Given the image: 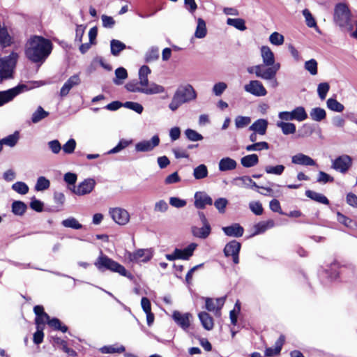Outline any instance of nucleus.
Here are the masks:
<instances>
[{
  "label": "nucleus",
  "instance_id": "nucleus-1",
  "mask_svg": "<svg viewBox=\"0 0 357 357\" xmlns=\"http://www.w3.org/2000/svg\"><path fill=\"white\" fill-rule=\"evenodd\" d=\"M52 50V42L42 36H33L25 47L26 56L33 63L43 62Z\"/></svg>",
  "mask_w": 357,
  "mask_h": 357
},
{
  "label": "nucleus",
  "instance_id": "nucleus-2",
  "mask_svg": "<svg viewBox=\"0 0 357 357\" xmlns=\"http://www.w3.org/2000/svg\"><path fill=\"white\" fill-rule=\"evenodd\" d=\"M95 266L101 272L110 271L118 273L122 276L126 277L130 280L133 278L132 275L129 273L123 266L109 258L102 252L94 263Z\"/></svg>",
  "mask_w": 357,
  "mask_h": 357
},
{
  "label": "nucleus",
  "instance_id": "nucleus-3",
  "mask_svg": "<svg viewBox=\"0 0 357 357\" xmlns=\"http://www.w3.org/2000/svg\"><path fill=\"white\" fill-rule=\"evenodd\" d=\"M126 89L130 92H139L146 95H154L164 93L165 89L162 85L158 84L155 82H151L149 86L141 84V81L132 80L128 82Z\"/></svg>",
  "mask_w": 357,
  "mask_h": 357
},
{
  "label": "nucleus",
  "instance_id": "nucleus-4",
  "mask_svg": "<svg viewBox=\"0 0 357 357\" xmlns=\"http://www.w3.org/2000/svg\"><path fill=\"white\" fill-rule=\"evenodd\" d=\"M334 18L337 24L348 31L354 28V20L348 7L343 3H339L335 9Z\"/></svg>",
  "mask_w": 357,
  "mask_h": 357
},
{
  "label": "nucleus",
  "instance_id": "nucleus-5",
  "mask_svg": "<svg viewBox=\"0 0 357 357\" xmlns=\"http://www.w3.org/2000/svg\"><path fill=\"white\" fill-rule=\"evenodd\" d=\"M18 57L17 53L12 52L8 56L0 58V82L13 77Z\"/></svg>",
  "mask_w": 357,
  "mask_h": 357
},
{
  "label": "nucleus",
  "instance_id": "nucleus-6",
  "mask_svg": "<svg viewBox=\"0 0 357 357\" xmlns=\"http://www.w3.org/2000/svg\"><path fill=\"white\" fill-rule=\"evenodd\" d=\"M278 118L280 120L289 122L294 120L301 122L305 121L307 118V114L303 107L299 106L290 112H280L278 113Z\"/></svg>",
  "mask_w": 357,
  "mask_h": 357
},
{
  "label": "nucleus",
  "instance_id": "nucleus-7",
  "mask_svg": "<svg viewBox=\"0 0 357 357\" xmlns=\"http://www.w3.org/2000/svg\"><path fill=\"white\" fill-rule=\"evenodd\" d=\"M353 164L352 158L347 154L337 156L331 162V168L342 174H346Z\"/></svg>",
  "mask_w": 357,
  "mask_h": 357
},
{
  "label": "nucleus",
  "instance_id": "nucleus-8",
  "mask_svg": "<svg viewBox=\"0 0 357 357\" xmlns=\"http://www.w3.org/2000/svg\"><path fill=\"white\" fill-rule=\"evenodd\" d=\"M261 56L263 61L262 65L265 68H277L274 73V77L276 76L277 72L280 68V64L275 63L274 54L269 47L262 46L261 47Z\"/></svg>",
  "mask_w": 357,
  "mask_h": 357
},
{
  "label": "nucleus",
  "instance_id": "nucleus-9",
  "mask_svg": "<svg viewBox=\"0 0 357 357\" xmlns=\"http://www.w3.org/2000/svg\"><path fill=\"white\" fill-rule=\"evenodd\" d=\"M174 94L183 102H188L197 98V93L192 85L188 84L180 86Z\"/></svg>",
  "mask_w": 357,
  "mask_h": 357
},
{
  "label": "nucleus",
  "instance_id": "nucleus-10",
  "mask_svg": "<svg viewBox=\"0 0 357 357\" xmlns=\"http://www.w3.org/2000/svg\"><path fill=\"white\" fill-rule=\"evenodd\" d=\"M26 86L20 84L6 91H0V107L12 101L17 96L26 89Z\"/></svg>",
  "mask_w": 357,
  "mask_h": 357
},
{
  "label": "nucleus",
  "instance_id": "nucleus-11",
  "mask_svg": "<svg viewBox=\"0 0 357 357\" xmlns=\"http://www.w3.org/2000/svg\"><path fill=\"white\" fill-rule=\"evenodd\" d=\"M96 181L93 178H86L81 182L77 187L74 186L73 188L69 187L72 192L78 195L83 196L89 194L93 191L96 186Z\"/></svg>",
  "mask_w": 357,
  "mask_h": 357
},
{
  "label": "nucleus",
  "instance_id": "nucleus-12",
  "mask_svg": "<svg viewBox=\"0 0 357 357\" xmlns=\"http://www.w3.org/2000/svg\"><path fill=\"white\" fill-rule=\"evenodd\" d=\"M158 135H153L149 140H142L135 145L136 152H150L152 151L160 144Z\"/></svg>",
  "mask_w": 357,
  "mask_h": 357
},
{
  "label": "nucleus",
  "instance_id": "nucleus-13",
  "mask_svg": "<svg viewBox=\"0 0 357 357\" xmlns=\"http://www.w3.org/2000/svg\"><path fill=\"white\" fill-rule=\"evenodd\" d=\"M109 213L112 220L119 225H126L130 220V214L124 208H111L109 210Z\"/></svg>",
  "mask_w": 357,
  "mask_h": 357
},
{
  "label": "nucleus",
  "instance_id": "nucleus-14",
  "mask_svg": "<svg viewBox=\"0 0 357 357\" xmlns=\"http://www.w3.org/2000/svg\"><path fill=\"white\" fill-rule=\"evenodd\" d=\"M241 244L233 240L226 244L224 248V254L226 257H231L233 262L235 264L239 263V252L241 250Z\"/></svg>",
  "mask_w": 357,
  "mask_h": 357
},
{
  "label": "nucleus",
  "instance_id": "nucleus-15",
  "mask_svg": "<svg viewBox=\"0 0 357 357\" xmlns=\"http://www.w3.org/2000/svg\"><path fill=\"white\" fill-rule=\"evenodd\" d=\"M277 68H265L263 65H257L248 68L249 73H255L257 77L263 79H270L274 77V73Z\"/></svg>",
  "mask_w": 357,
  "mask_h": 357
},
{
  "label": "nucleus",
  "instance_id": "nucleus-16",
  "mask_svg": "<svg viewBox=\"0 0 357 357\" xmlns=\"http://www.w3.org/2000/svg\"><path fill=\"white\" fill-rule=\"evenodd\" d=\"M244 90L257 97L264 96L267 94V91L259 80H251L248 84L244 86Z\"/></svg>",
  "mask_w": 357,
  "mask_h": 357
},
{
  "label": "nucleus",
  "instance_id": "nucleus-17",
  "mask_svg": "<svg viewBox=\"0 0 357 357\" xmlns=\"http://www.w3.org/2000/svg\"><path fill=\"white\" fill-rule=\"evenodd\" d=\"M192 317L190 313H181L178 311H174L172 318L176 324L180 326L183 331H187L190 326V319Z\"/></svg>",
  "mask_w": 357,
  "mask_h": 357
},
{
  "label": "nucleus",
  "instance_id": "nucleus-18",
  "mask_svg": "<svg viewBox=\"0 0 357 357\" xmlns=\"http://www.w3.org/2000/svg\"><path fill=\"white\" fill-rule=\"evenodd\" d=\"M153 257V253L149 249H139L129 254L130 260L136 262H147Z\"/></svg>",
  "mask_w": 357,
  "mask_h": 357
},
{
  "label": "nucleus",
  "instance_id": "nucleus-19",
  "mask_svg": "<svg viewBox=\"0 0 357 357\" xmlns=\"http://www.w3.org/2000/svg\"><path fill=\"white\" fill-rule=\"evenodd\" d=\"M81 83L79 75H73L70 77L61 87L59 95L61 97H66L70 91L75 86H78Z\"/></svg>",
  "mask_w": 357,
  "mask_h": 357
},
{
  "label": "nucleus",
  "instance_id": "nucleus-20",
  "mask_svg": "<svg viewBox=\"0 0 357 357\" xmlns=\"http://www.w3.org/2000/svg\"><path fill=\"white\" fill-rule=\"evenodd\" d=\"M195 206L198 209H204L206 205H212L213 199L205 192H197L195 194Z\"/></svg>",
  "mask_w": 357,
  "mask_h": 357
},
{
  "label": "nucleus",
  "instance_id": "nucleus-21",
  "mask_svg": "<svg viewBox=\"0 0 357 357\" xmlns=\"http://www.w3.org/2000/svg\"><path fill=\"white\" fill-rule=\"evenodd\" d=\"M291 162L303 166H314L317 165L315 160L312 158L301 153L293 155L291 157Z\"/></svg>",
  "mask_w": 357,
  "mask_h": 357
},
{
  "label": "nucleus",
  "instance_id": "nucleus-22",
  "mask_svg": "<svg viewBox=\"0 0 357 357\" xmlns=\"http://www.w3.org/2000/svg\"><path fill=\"white\" fill-rule=\"evenodd\" d=\"M224 233L228 236L241 237L243 235L244 229L238 223L222 227Z\"/></svg>",
  "mask_w": 357,
  "mask_h": 357
},
{
  "label": "nucleus",
  "instance_id": "nucleus-23",
  "mask_svg": "<svg viewBox=\"0 0 357 357\" xmlns=\"http://www.w3.org/2000/svg\"><path fill=\"white\" fill-rule=\"evenodd\" d=\"M268 121L264 119H259L255 121L250 127L249 130L258 133L260 135H264L266 133L268 128Z\"/></svg>",
  "mask_w": 357,
  "mask_h": 357
},
{
  "label": "nucleus",
  "instance_id": "nucleus-24",
  "mask_svg": "<svg viewBox=\"0 0 357 357\" xmlns=\"http://www.w3.org/2000/svg\"><path fill=\"white\" fill-rule=\"evenodd\" d=\"M237 166V162L235 160L225 157L222 158L218 163L219 170L221 172H226L235 169Z\"/></svg>",
  "mask_w": 357,
  "mask_h": 357
},
{
  "label": "nucleus",
  "instance_id": "nucleus-25",
  "mask_svg": "<svg viewBox=\"0 0 357 357\" xmlns=\"http://www.w3.org/2000/svg\"><path fill=\"white\" fill-rule=\"evenodd\" d=\"M276 126L280 128L285 135L294 134L296 131V125L289 121L280 120L276 122Z\"/></svg>",
  "mask_w": 357,
  "mask_h": 357
},
{
  "label": "nucleus",
  "instance_id": "nucleus-26",
  "mask_svg": "<svg viewBox=\"0 0 357 357\" xmlns=\"http://www.w3.org/2000/svg\"><path fill=\"white\" fill-rule=\"evenodd\" d=\"M211 227L210 224L203 225L202 227H193L192 228V234L199 238L205 239L211 234Z\"/></svg>",
  "mask_w": 357,
  "mask_h": 357
},
{
  "label": "nucleus",
  "instance_id": "nucleus-27",
  "mask_svg": "<svg viewBox=\"0 0 357 357\" xmlns=\"http://www.w3.org/2000/svg\"><path fill=\"white\" fill-rule=\"evenodd\" d=\"M13 38L10 36L8 30L0 25V47L6 48L13 44Z\"/></svg>",
  "mask_w": 357,
  "mask_h": 357
},
{
  "label": "nucleus",
  "instance_id": "nucleus-28",
  "mask_svg": "<svg viewBox=\"0 0 357 357\" xmlns=\"http://www.w3.org/2000/svg\"><path fill=\"white\" fill-rule=\"evenodd\" d=\"M274 225L275 223L273 220L259 222L254 226L255 232L253 234V236L262 234L265 232L267 229L273 228Z\"/></svg>",
  "mask_w": 357,
  "mask_h": 357
},
{
  "label": "nucleus",
  "instance_id": "nucleus-29",
  "mask_svg": "<svg viewBox=\"0 0 357 357\" xmlns=\"http://www.w3.org/2000/svg\"><path fill=\"white\" fill-rule=\"evenodd\" d=\"M197 247V243H192L183 250L176 248V250H178L180 252H179L180 254H178V256L181 257H178V259L188 260L190 258V257L192 256L193 252Z\"/></svg>",
  "mask_w": 357,
  "mask_h": 357
},
{
  "label": "nucleus",
  "instance_id": "nucleus-30",
  "mask_svg": "<svg viewBox=\"0 0 357 357\" xmlns=\"http://www.w3.org/2000/svg\"><path fill=\"white\" fill-rule=\"evenodd\" d=\"M199 319L202 326L207 331H211L213 328V319L212 317L206 312H201L198 314Z\"/></svg>",
  "mask_w": 357,
  "mask_h": 357
},
{
  "label": "nucleus",
  "instance_id": "nucleus-31",
  "mask_svg": "<svg viewBox=\"0 0 357 357\" xmlns=\"http://www.w3.org/2000/svg\"><path fill=\"white\" fill-rule=\"evenodd\" d=\"M305 195L307 197L319 202L320 204L328 205L329 204V200L328 198L321 193L317 192L313 190H307L305 191Z\"/></svg>",
  "mask_w": 357,
  "mask_h": 357
},
{
  "label": "nucleus",
  "instance_id": "nucleus-32",
  "mask_svg": "<svg viewBox=\"0 0 357 357\" xmlns=\"http://www.w3.org/2000/svg\"><path fill=\"white\" fill-rule=\"evenodd\" d=\"M258 162L259 158L257 154L248 155L241 159V165L246 168L255 166Z\"/></svg>",
  "mask_w": 357,
  "mask_h": 357
},
{
  "label": "nucleus",
  "instance_id": "nucleus-33",
  "mask_svg": "<svg viewBox=\"0 0 357 357\" xmlns=\"http://www.w3.org/2000/svg\"><path fill=\"white\" fill-rule=\"evenodd\" d=\"M111 54L113 56H117L119 53L126 48V45L121 41L116 39H112L110 41Z\"/></svg>",
  "mask_w": 357,
  "mask_h": 357
},
{
  "label": "nucleus",
  "instance_id": "nucleus-34",
  "mask_svg": "<svg viewBox=\"0 0 357 357\" xmlns=\"http://www.w3.org/2000/svg\"><path fill=\"white\" fill-rule=\"evenodd\" d=\"M206 33L207 29L205 21L202 18H198L195 36L197 38H203L206 36Z\"/></svg>",
  "mask_w": 357,
  "mask_h": 357
},
{
  "label": "nucleus",
  "instance_id": "nucleus-35",
  "mask_svg": "<svg viewBox=\"0 0 357 357\" xmlns=\"http://www.w3.org/2000/svg\"><path fill=\"white\" fill-rule=\"evenodd\" d=\"M310 118L315 121H321L326 117L325 109L321 107L312 108L310 112Z\"/></svg>",
  "mask_w": 357,
  "mask_h": 357
},
{
  "label": "nucleus",
  "instance_id": "nucleus-36",
  "mask_svg": "<svg viewBox=\"0 0 357 357\" xmlns=\"http://www.w3.org/2000/svg\"><path fill=\"white\" fill-rule=\"evenodd\" d=\"M19 140V132H15L13 134L10 135L0 140L1 146L6 145L10 147H13L16 145Z\"/></svg>",
  "mask_w": 357,
  "mask_h": 357
},
{
  "label": "nucleus",
  "instance_id": "nucleus-37",
  "mask_svg": "<svg viewBox=\"0 0 357 357\" xmlns=\"http://www.w3.org/2000/svg\"><path fill=\"white\" fill-rule=\"evenodd\" d=\"M49 116V112L44 110V109L39 106L37 109L33 113L31 116V121L33 123H37L45 119Z\"/></svg>",
  "mask_w": 357,
  "mask_h": 357
},
{
  "label": "nucleus",
  "instance_id": "nucleus-38",
  "mask_svg": "<svg viewBox=\"0 0 357 357\" xmlns=\"http://www.w3.org/2000/svg\"><path fill=\"white\" fill-rule=\"evenodd\" d=\"M61 225L66 228H71L73 229H81L83 225L78 222L74 217H69L61 222Z\"/></svg>",
  "mask_w": 357,
  "mask_h": 357
},
{
  "label": "nucleus",
  "instance_id": "nucleus-39",
  "mask_svg": "<svg viewBox=\"0 0 357 357\" xmlns=\"http://www.w3.org/2000/svg\"><path fill=\"white\" fill-rule=\"evenodd\" d=\"M283 342H284L283 337L281 336L280 337V339L275 342V346L274 348L269 347L266 349V351H265L266 356L271 357V356H274L280 354V352L282 349V346Z\"/></svg>",
  "mask_w": 357,
  "mask_h": 357
},
{
  "label": "nucleus",
  "instance_id": "nucleus-40",
  "mask_svg": "<svg viewBox=\"0 0 357 357\" xmlns=\"http://www.w3.org/2000/svg\"><path fill=\"white\" fill-rule=\"evenodd\" d=\"M326 105L330 110L336 112H342L344 109V106L342 103L339 102L335 98H332L327 100Z\"/></svg>",
  "mask_w": 357,
  "mask_h": 357
},
{
  "label": "nucleus",
  "instance_id": "nucleus-41",
  "mask_svg": "<svg viewBox=\"0 0 357 357\" xmlns=\"http://www.w3.org/2000/svg\"><path fill=\"white\" fill-rule=\"evenodd\" d=\"M151 69L147 66H142L139 70V79L141 84L149 86L151 82H149L148 75L151 73Z\"/></svg>",
  "mask_w": 357,
  "mask_h": 357
},
{
  "label": "nucleus",
  "instance_id": "nucleus-42",
  "mask_svg": "<svg viewBox=\"0 0 357 357\" xmlns=\"http://www.w3.org/2000/svg\"><path fill=\"white\" fill-rule=\"evenodd\" d=\"M227 24L229 26H232L240 31H245L247 27L245 26V22L242 18H228L227 20Z\"/></svg>",
  "mask_w": 357,
  "mask_h": 357
},
{
  "label": "nucleus",
  "instance_id": "nucleus-43",
  "mask_svg": "<svg viewBox=\"0 0 357 357\" xmlns=\"http://www.w3.org/2000/svg\"><path fill=\"white\" fill-rule=\"evenodd\" d=\"M27 208L26 205L21 201H15L12 204V212L16 215H22Z\"/></svg>",
  "mask_w": 357,
  "mask_h": 357
},
{
  "label": "nucleus",
  "instance_id": "nucleus-44",
  "mask_svg": "<svg viewBox=\"0 0 357 357\" xmlns=\"http://www.w3.org/2000/svg\"><path fill=\"white\" fill-rule=\"evenodd\" d=\"M115 79H114L113 82L116 85H120L123 83V80L126 79L128 77L127 70L123 68L119 67L115 70Z\"/></svg>",
  "mask_w": 357,
  "mask_h": 357
},
{
  "label": "nucleus",
  "instance_id": "nucleus-45",
  "mask_svg": "<svg viewBox=\"0 0 357 357\" xmlns=\"http://www.w3.org/2000/svg\"><path fill=\"white\" fill-rule=\"evenodd\" d=\"M208 173L207 167L204 164H201L194 169L193 176L196 179L199 180L206 178L208 176Z\"/></svg>",
  "mask_w": 357,
  "mask_h": 357
},
{
  "label": "nucleus",
  "instance_id": "nucleus-46",
  "mask_svg": "<svg viewBox=\"0 0 357 357\" xmlns=\"http://www.w3.org/2000/svg\"><path fill=\"white\" fill-rule=\"evenodd\" d=\"M125 347L123 345L116 346V344L114 345H109V346H104L100 349V351L102 354H114V353H123L125 351Z\"/></svg>",
  "mask_w": 357,
  "mask_h": 357
},
{
  "label": "nucleus",
  "instance_id": "nucleus-47",
  "mask_svg": "<svg viewBox=\"0 0 357 357\" xmlns=\"http://www.w3.org/2000/svg\"><path fill=\"white\" fill-rule=\"evenodd\" d=\"M269 144L266 142H255L252 144L248 145L245 148L248 151H259L261 150H268Z\"/></svg>",
  "mask_w": 357,
  "mask_h": 357
},
{
  "label": "nucleus",
  "instance_id": "nucleus-48",
  "mask_svg": "<svg viewBox=\"0 0 357 357\" xmlns=\"http://www.w3.org/2000/svg\"><path fill=\"white\" fill-rule=\"evenodd\" d=\"M284 169L285 167L283 165H278L276 166L267 165L265 167L264 170L266 174L280 176L282 174Z\"/></svg>",
  "mask_w": 357,
  "mask_h": 357
},
{
  "label": "nucleus",
  "instance_id": "nucleus-49",
  "mask_svg": "<svg viewBox=\"0 0 357 357\" xmlns=\"http://www.w3.org/2000/svg\"><path fill=\"white\" fill-rule=\"evenodd\" d=\"M234 184L238 187H251L252 178L248 176H240L234 178Z\"/></svg>",
  "mask_w": 357,
  "mask_h": 357
},
{
  "label": "nucleus",
  "instance_id": "nucleus-50",
  "mask_svg": "<svg viewBox=\"0 0 357 357\" xmlns=\"http://www.w3.org/2000/svg\"><path fill=\"white\" fill-rule=\"evenodd\" d=\"M337 220L349 228H353L356 226L355 222L351 218L347 217L340 212L337 213Z\"/></svg>",
  "mask_w": 357,
  "mask_h": 357
},
{
  "label": "nucleus",
  "instance_id": "nucleus-51",
  "mask_svg": "<svg viewBox=\"0 0 357 357\" xmlns=\"http://www.w3.org/2000/svg\"><path fill=\"white\" fill-rule=\"evenodd\" d=\"M76 146V141L71 138L68 139L63 146H61V149L64 153L69 155L74 153Z\"/></svg>",
  "mask_w": 357,
  "mask_h": 357
},
{
  "label": "nucleus",
  "instance_id": "nucleus-52",
  "mask_svg": "<svg viewBox=\"0 0 357 357\" xmlns=\"http://www.w3.org/2000/svg\"><path fill=\"white\" fill-rule=\"evenodd\" d=\"M159 57V50L158 47H152L149 49L145 55V61L147 63L154 61Z\"/></svg>",
  "mask_w": 357,
  "mask_h": 357
},
{
  "label": "nucleus",
  "instance_id": "nucleus-53",
  "mask_svg": "<svg viewBox=\"0 0 357 357\" xmlns=\"http://www.w3.org/2000/svg\"><path fill=\"white\" fill-rule=\"evenodd\" d=\"M235 126L237 129H241L248 126L251 122L249 116H237L235 119Z\"/></svg>",
  "mask_w": 357,
  "mask_h": 357
},
{
  "label": "nucleus",
  "instance_id": "nucleus-54",
  "mask_svg": "<svg viewBox=\"0 0 357 357\" xmlns=\"http://www.w3.org/2000/svg\"><path fill=\"white\" fill-rule=\"evenodd\" d=\"M132 142V140H126V139H122L119 141V142L115 147H114L113 149H112L111 150H109L108 151V154H114V153H119L123 149L126 148Z\"/></svg>",
  "mask_w": 357,
  "mask_h": 357
},
{
  "label": "nucleus",
  "instance_id": "nucleus-55",
  "mask_svg": "<svg viewBox=\"0 0 357 357\" xmlns=\"http://www.w3.org/2000/svg\"><path fill=\"white\" fill-rule=\"evenodd\" d=\"M186 137L192 142H198L203 139V136L196 130L188 128L185 131Z\"/></svg>",
  "mask_w": 357,
  "mask_h": 357
},
{
  "label": "nucleus",
  "instance_id": "nucleus-56",
  "mask_svg": "<svg viewBox=\"0 0 357 357\" xmlns=\"http://www.w3.org/2000/svg\"><path fill=\"white\" fill-rule=\"evenodd\" d=\"M50 182L44 176H40L36 182L35 188L38 191H43L49 188Z\"/></svg>",
  "mask_w": 357,
  "mask_h": 357
},
{
  "label": "nucleus",
  "instance_id": "nucleus-57",
  "mask_svg": "<svg viewBox=\"0 0 357 357\" xmlns=\"http://www.w3.org/2000/svg\"><path fill=\"white\" fill-rule=\"evenodd\" d=\"M228 204V200L226 198L220 197L214 202V206L218 212L221 214L225 213L226 207Z\"/></svg>",
  "mask_w": 357,
  "mask_h": 357
},
{
  "label": "nucleus",
  "instance_id": "nucleus-58",
  "mask_svg": "<svg viewBox=\"0 0 357 357\" xmlns=\"http://www.w3.org/2000/svg\"><path fill=\"white\" fill-rule=\"evenodd\" d=\"M330 89V86L327 82L320 83L317 86V93L319 98L323 100L326 98V95Z\"/></svg>",
  "mask_w": 357,
  "mask_h": 357
},
{
  "label": "nucleus",
  "instance_id": "nucleus-59",
  "mask_svg": "<svg viewBox=\"0 0 357 357\" xmlns=\"http://www.w3.org/2000/svg\"><path fill=\"white\" fill-rule=\"evenodd\" d=\"M305 69L307 70L312 75L317 74V62L315 59H312L305 63Z\"/></svg>",
  "mask_w": 357,
  "mask_h": 357
},
{
  "label": "nucleus",
  "instance_id": "nucleus-60",
  "mask_svg": "<svg viewBox=\"0 0 357 357\" xmlns=\"http://www.w3.org/2000/svg\"><path fill=\"white\" fill-rule=\"evenodd\" d=\"M12 189L21 195H25L29 191L28 185L25 183L20 181L15 183L12 185Z\"/></svg>",
  "mask_w": 357,
  "mask_h": 357
},
{
  "label": "nucleus",
  "instance_id": "nucleus-61",
  "mask_svg": "<svg viewBox=\"0 0 357 357\" xmlns=\"http://www.w3.org/2000/svg\"><path fill=\"white\" fill-rule=\"evenodd\" d=\"M123 107L131 110L135 111L137 114H142L143 112V106L135 102L127 101L123 103Z\"/></svg>",
  "mask_w": 357,
  "mask_h": 357
},
{
  "label": "nucleus",
  "instance_id": "nucleus-62",
  "mask_svg": "<svg viewBox=\"0 0 357 357\" xmlns=\"http://www.w3.org/2000/svg\"><path fill=\"white\" fill-rule=\"evenodd\" d=\"M47 146L53 154H59L61 151V144L58 139L48 142Z\"/></svg>",
  "mask_w": 357,
  "mask_h": 357
},
{
  "label": "nucleus",
  "instance_id": "nucleus-63",
  "mask_svg": "<svg viewBox=\"0 0 357 357\" xmlns=\"http://www.w3.org/2000/svg\"><path fill=\"white\" fill-rule=\"evenodd\" d=\"M249 208L251 211L257 215H261L264 211L262 204L259 202H250L249 203Z\"/></svg>",
  "mask_w": 357,
  "mask_h": 357
},
{
  "label": "nucleus",
  "instance_id": "nucleus-64",
  "mask_svg": "<svg viewBox=\"0 0 357 357\" xmlns=\"http://www.w3.org/2000/svg\"><path fill=\"white\" fill-rule=\"evenodd\" d=\"M227 88V85L225 82H220L214 84L212 91L216 96H220Z\"/></svg>",
  "mask_w": 357,
  "mask_h": 357
}]
</instances>
